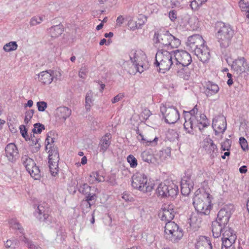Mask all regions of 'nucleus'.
Instances as JSON below:
<instances>
[{"instance_id": "1", "label": "nucleus", "mask_w": 249, "mask_h": 249, "mask_svg": "<svg viewBox=\"0 0 249 249\" xmlns=\"http://www.w3.org/2000/svg\"><path fill=\"white\" fill-rule=\"evenodd\" d=\"M213 196L206 192L196 191L193 198L195 210L201 215H209L213 207Z\"/></svg>"}, {"instance_id": "57", "label": "nucleus", "mask_w": 249, "mask_h": 249, "mask_svg": "<svg viewBox=\"0 0 249 249\" xmlns=\"http://www.w3.org/2000/svg\"><path fill=\"white\" fill-rule=\"evenodd\" d=\"M172 7L178 6L183 0H166Z\"/></svg>"}, {"instance_id": "44", "label": "nucleus", "mask_w": 249, "mask_h": 249, "mask_svg": "<svg viewBox=\"0 0 249 249\" xmlns=\"http://www.w3.org/2000/svg\"><path fill=\"white\" fill-rule=\"evenodd\" d=\"M34 113V111L33 109H30L26 111L25 116L24 118V123L26 124H28Z\"/></svg>"}, {"instance_id": "53", "label": "nucleus", "mask_w": 249, "mask_h": 249, "mask_svg": "<svg viewBox=\"0 0 249 249\" xmlns=\"http://www.w3.org/2000/svg\"><path fill=\"white\" fill-rule=\"evenodd\" d=\"M36 106L38 111L43 112L45 111L47 107V103L44 101H39L36 104Z\"/></svg>"}, {"instance_id": "28", "label": "nucleus", "mask_w": 249, "mask_h": 249, "mask_svg": "<svg viewBox=\"0 0 249 249\" xmlns=\"http://www.w3.org/2000/svg\"><path fill=\"white\" fill-rule=\"evenodd\" d=\"M196 249H212V244L208 237H200L196 244Z\"/></svg>"}, {"instance_id": "58", "label": "nucleus", "mask_w": 249, "mask_h": 249, "mask_svg": "<svg viewBox=\"0 0 249 249\" xmlns=\"http://www.w3.org/2000/svg\"><path fill=\"white\" fill-rule=\"evenodd\" d=\"M169 17L172 21H175V20L177 18V12L175 10L170 11L169 13Z\"/></svg>"}, {"instance_id": "19", "label": "nucleus", "mask_w": 249, "mask_h": 249, "mask_svg": "<svg viewBox=\"0 0 249 249\" xmlns=\"http://www.w3.org/2000/svg\"><path fill=\"white\" fill-rule=\"evenodd\" d=\"M180 186L181 194L187 196L193 189L194 183L190 176H185L182 179Z\"/></svg>"}, {"instance_id": "22", "label": "nucleus", "mask_w": 249, "mask_h": 249, "mask_svg": "<svg viewBox=\"0 0 249 249\" xmlns=\"http://www.w3.org/2000/svg\"><path fill=\"white\" fill-rule=\"evenodd\" d=\"M194 53L198 59L203 63L208 62L211 57L210 51L206 44L202 46L199 49L196 50Z\"/></svg>"}, {"instance_id": "8", "label": "nucleus", "mask_w": 249, "mask_h": 249, "mask_svg": "<svg viewBox=\"0 0 249 249\" xmlns=\"http://www.w3.org/2000/svg\"><path fill=\"white\" fill-rule=\"evenodd\" d=\"M178 192V186L172 180H165L160 183L156 190L158 196L163 198L174 197Z\"/></svg>"}, {"instance_id": "55", "label": "nucleus", "mask_w": 249, "mask_h": 249, "mask_svg": "<svg viewBox=\"0 0 249 249\" xmlns=\"http://www.w3.org/2000/svg\"><path fill=\"white\" fill-rule=\"evenodd\" d=\"M82 205L83 206V211H86V212L90 209L91 204L87 201L83 200L82 202Z\"/></svg>"}, {"instance_id": "15", "label": "nucleus", "mask_w": 249, "mask_h": 249, "mask_svg": "<svg viewBox=\"0 0 249 249\" xmlns=\"http://www.w3.org/2000/svg\"><path fill=\"white\" fill-rule=\"evenodd\" d=\"M164 115L165 121L169 124L175 123L179 118V114L178 110L173 107H163L161 108Z\"/></svg>"}, {"instance_id": "48", "label": "nucleus", "mask_w": 249, "mask_h": 249, "mask_svg": "<svg viewBox=\"0 0 249 249\" xmlns=\"http://www.w3.org/2000/svg\"><path fill=\"white\" fill-rule=\"evenodd\" d=\"M21 240L27 244L29 249H42L40 247L36 246V245L32 244L31 242H30L28 239L25 236H24Z\"/></svg>"}, {"instance_id": "34", "label": "nucleus", "mask_w": 249, "mask_h": 249, "mask_svg": "<svg viewBox=\"0 0 249 249\" xmlns=\"http://www.w3.org/2000/svg\"><path fill=\"white\" fill-rule=\"evenodd\" d=\"M137 133L139 135L137 137L138 140L142 143L146 144V145H150L152 144L153 143H155V144H157V142L158 140V138L156 137L153 140H149L147 138H144V136L139 133V130H138V132H137Z\"/></svg>"}, {"instance_id": "41", "label": "nucleus", "mask_w": 249, "mask_h": 249, "mask_svg": "<svg viewBox=\"0 0 249 249\" xmlns=\"http://www.w3.org/2000/svg\"><path fill=\"white\" fill-rule=\"evenodd\" d=\"M239 5L242 11H245L246 13L249 12V4L247 0H240Z\"/></svg>"}, {"instance_id": "52", "label": "nucleus", "mask_w": 249, "mask_h": 249, "mask_svg": "<svg viewBox=\"0 0 249 249\" xmlns=\"http://www.w3.org/2000/svg\"><path fill=\"white\" fill-rule=\"evenodd\" d=\"M34 128L33 130L34 133H40L43 129H44V126L39 123H36L34 125Z\"/></svg>"}, {"instance_id": "3", "label": "nucleus", "mask_w": 249, "mask_h": 249, "mask_svg": "<svg viewBox=\"0 0 249 249\" xmlns=\"http://www.w3.org/2000/svg\"><path fill=\"white\" fill-rule=\"evenodd\" d=\"M153 40L158 47H170L171 48H177L180 45V40L168 32H155Z\"/></svg>"}, {"instance_id": "60", "label": "nucleus", "mask_w": 249, "mask_h": 249, "mask_svg": "<svg viewBox=\"0 0 249 249\" xmlns=\"http://www.w3.org/2000/svg\"><path fill=\"white\" fill-rule=\"evenodd\" d=\"M124 95L123 93H119L115 96L111 100L112 103H115L119 102L120 100L123 98Z\"/></svg>"}, {"instance_id": "49", "label": "nucleus", "mask_w": 249, "mask_h": 249, "mask_svg": "<svg viewBox=\"0 0 249 249\" xmlns=\"http://www.w3.org/2000/svg\"><path fill=\"white\" fill-rule=\"evenodd\" d=\"M43 20L42 18L39 16H35L33 17L30 20V25L35 26L40 23Z\"/></svg>"}, {"instance_id": "59", "label": "nucleus", "mask_w": 249, "mask_h": 249, "mask_svg": "<svg viewBox=\"0 0 249 249\" xmlns=\"http://www.w3.org/2000/svg\"><path fill=\"white\" fill-rule=\"evenodd\" d=\"M87 69L85 67H82L79 71V76L82 78H85L87 74Z\"/></svg>"}, {"instance_id": "45", "label": "nucleus", "mask_w": 249, "mask_h": 249, "mask_svg": "<svg viewBox=\"0 0 249 249\" xmlns=\"http://www.w3.org/2000/svg\"><path fill=\"white\" fill-rule=\"evenodd\" d=\"M142 160L148 163L151 162L152 159V155L148 151H144L141 154Z\"/></svg>"}, {"instance_id": "25", "label": "nucleus", "mask_w": 249, "mask_h": 249, "mask_svg": "<svg viewBox=\"0 0 249 249\" xmlns=\"http://www.w3.org/2000/svg\"><path fill=\"white\" fill-rule=\"evenodd\" d=\"M39 81L43 85H49L53 80V72L51 70L43 71L38 74Z\"/></svg>"}, {"instance_id": "24", "label": "nucleus", "mask_w": 249, "mask_h": 249, "mask_svg": "<svg viewBox=\"0 0 249 249\" xmlns=\"http://www.w3.org/2000/svg\"><path fill=\"white\" fill-rule=\"evenodd\" d=\"M71 114V110L66 107H60L57 108L55 116L60 120L65 121Z\"/></svg>"}, {"instance_id": "54", "label": "nucleus", "mask_w": 249, "mask_h": 249, "mask_svg": "<svg viewBox=\"0 0 249 249\" xmlns=\"http://www.w3.org/2000/svg\"><path fill=\"white\" fill-rule=\"evenodd\" d=\"M90 178H95V180L98 182H102L104 180V178L102 176H100L97 172L92 173L90 175Z\"/></svg>"}, {"instance_id": "12", "label": "nucleus", "mask_w": 249, "mask_h": 249, "mask_svg": "<svg viewBox=\"0 0 249 249\" xmlns=\"http://www.w3.org/2000/svg\"><path fill=\"white\" fill-rule=\"evenodd\" d=\"M175 207L172 203H164L162 205L159 213V216L161 221H171L175 217Z\"/></svg>"}, {"instance_id": "31", "label": "nucleus", "mask_w": 249, "mask_h": 249, "mask_svg": "<svg viewBox=\"0 0 249 249\" xmlns=\"http://www.w3.org/2000/svg\"><path fill=\"white\" fill-rule=\"evenodd\" d=\"M38 139L34 135H32L30 137H28V141H29V144L31 147V151L33 152H37L40 147V145L38 143Z\"/></svg>"}, {"instance_id": "62", "label": "nucleus", "mask_w": 249, "mask_h": 249, "mask_svg": "<svg viewBox=\"0 0 249 249\" xmlns=\"http://www.w3.org/2000/svg\"><path fill=\"white\" fill-rule=\"evenodd\" d=\"M122 198L126 201H131L132 200V197L127 193H124Z\"/></svg>"}, {"instance_id": "61", "label": "nucleus", "mask_w": 249, "mask_h": 249, "mask_svg": "<svg viewBox=\"0 0 249 249\" xmlns=\"http://www.w3.org/2000/svg\"><path fill=\"white\" fill-rule=\"evenodd\" d=\"M124 20V18L123 16H119L117 19H116V26H121V25L123 23Z\"/></svg>"}, {"instance_id": "20", "label": "nucleus", "mask_w": 249, "mask_h": 249, "mask_svg": "<svg viewBox=\"0 0 249 249\" xmlns=\"http://www.w3.org/2000/svg\"><path fill=\"white\" fill-rule=\"evenodd\" d=\"M147 17L143 14H139L136 19H130L128 22V26L132 30L141 28L147 21Z\"/></svg>"}, {"instance_id": "6", "label": "nucleus", "mask_w": 249, "mask_h": 249, "mask_svg": "<svg viewBox=\"0 0 249 249\" xmlns=\"http://www.w3.org/2000/svg\"><path fill=\"white\" fill-rule=\"evenodd\" d=\"M234 35V31L230 25L224 23H219V29L217 31L216 37L221 47H228Z\"/></svg>"}, {"instance_id": "26", "label": "nucleus", "mask_w": 249, "mask_h": 249, "mask_svg": "<svg viewBox=\"0 0 249 249\" xmlns=\"http://www.w3.org/2000/svg\"><path fill=\"white\" fill-rule=\"evenodd\" d=\"M18 153V149L15 144L10 143L7 145L5 147V154L9 161H14Z\"/></svg>"}, {"instance_id": "43", "label": "nucleus", "mask_w": 249, "mask_h": 249, "mask_svg": "<svg viewBox=\"0 0 249 249\" xmlns=\"http://www.w3.org/2000/svg\"><path fill=\"white\" fill-rule=\"evenodd\" d=\"M92 96V93L91 91H89L87 94L86 97V105L85 107L87 110H89L90 108V104L92 103L91 98Z\"/></svg>"}, {"instance_id": "4", "label": "nucleus", "mask_w": 249, "mask_h": 249, "mask_svg": "<svg viewBox=\"0 0 249 249\" xmlns=\"http://www.w3.org/2000/svg\"><path fill=\"white\" fill-rule=\"evenodd\" d=\"M132 187L143 193L151 192L154 187L153 180L149 178L145 175L137 173L132 178Z\"/></svg>"}, {"instance_id": "33", "label": "nucleus", "mask_w": 249, "mask_h": 249, "mask_svg": "<svg viewBox=\"0 0 249 249\" xmlns=\"http://www.w3.org/2000/svg\"><path fill=\"white\" fill-rule=\"evenodd\" d=\"M48 153V161L53 162V161H59V154L56 147H53L52 149H49Z\"/></svg>"}, {"instance_id": "63", "label": "nucleus", "mask_w": 249, "mask_h": 249, "mask_svg": "<svg viewBox=\"0 0 249 249\" xmlns=\"http://www.w3.org/2000/svg\"><path fill=\"white\" fill-rule=\"evenodd\" d=\"M96 197V196L95 195H89L86 197V201H87L89 202H90L92 200H95Z\"/></svg>"}, {"instance_id": "56", "label": "nucleus", "mask_w": 249, "mask_h": 249, "mask_svg": "<svg viewBox=\"0 0 249 249\" xmlns=\"http://www.w3.org/2000/svg\"><path fill=\"white\" fill-rule=\"evenodd\" d=\"M11 227L15 229L20 230L21 226L19 223L17 222L15 220H12L10 223Z\"/></svg>"}, {"instance_id": "9", "label": "nucleus", "mask_w": 249, "mask_h": 249, "mask_svg": "<svg viewBox=\"0 0 249 249\" xmlns=\"http://www.w3.org/2000/svg\"><path fill=\"white\" fill-rule=\"evenodd\" d=\"M21 162L33 178L35 179H38L40 178V170L32 159L27 155H24L21 158Z\"/></svg>"}, {"instance_id": "5", "label": "nucleus", "mask_w": 249, "mask_h": 249, "mask_svg": "<svg viewBox=\"0 0 249 249\" xmlns=\"http://www.w3.org/2000/svg\"><path fill=\"white\" fill-rule=\"evenodd\" d=\"M172 53L164 50H160L156 53L155 64L160 72L164 73L171 69L173 65Z\"/></svg>"}, {"instance_id": "11", "label": "nucleus", "mask_w": 249, "mask_h": 249, "mask_svg": "<svg viewBox=\"0 0 249 249\" xmlns=\"http://www.w3.org/2000/svg\"><path fill=\"white\" fill-rule=\"evenodd\" d=\"M206 44V41L203 37L198 34L189 36L186 42L187 49L192 53H195L196 50L199 49Z\"/></svg>"}, {"instance_id": "30", "label": "nucleus", "mask_w": 249, "mask_h": 249, "mask_svg": "<svg viewBox=\"0 0 249 249\" xmlns=\"http://www.w3.org/2000/svg\"><path fill=\"white\" fill-rule=\"evenodd\" d=\"M227 227L225 225H221L217 221L213 223L212 226V232L213 236L215 238L218 237L221 232L223 233L224 229Z\"/></svg>"}, {"instance_id": "7", "label": "nucleus", "mask_w": 249, "mask_h": 249, "mask_svg": "<svg viewBox=\"0 0 249 249\" xmlns=\"http://www.w3.org/2000/svg\"><path fill=\"white\" fill-rule=\"evenodd\" d=\"M165 238L172 242H178L183 237L182 229L174 222L169 221L165 224L164 230Z\"/></svg>"}, {"instance_id": "47", "label": "nucleus", "mask_w": 249, "mask_h": 249, "mask_svg": "<svg viewBox=\"0 0 249 249\" xmlns=\"http://www.w3.org/2000/svg\"><path fill=\"white\" fill-rule=\"evenodd\" d=\"M231 146V141L229 139H226L221 143V149L222 151H229Z\"/></svg>"}, {"instance_id": "29", "label": "nucleus", "mask_w": 249, "mask_h": 249, "mask_svg": "<svg viewBox=\"0 0 249 249\" xmlns=\"http://www.w3.org/2000/svg\"><path fill=\"white\" fill-rule=\"evenodd\" d=\"M188 66H181V68L177 71L178 75L185 80H189L194 71L193 69L188 67Z\"/></svg>"}, {"instance_id": "32", "label": "nucleus", "mask_w": 249, "mask_h": 249, "mask_svg": "<svg viewBox=\"0 0 249 249\" xmlns=\"http://www.w3.org/2000/svg\"><path fill=\"white\" fill-rule=\"evenodd\" d=\"M219 90V88L217 85L210 83L207 85L205 93L207 96H211L217 93Z\"/></svg>"}, {"instance_id": "21", "label": "nucleus", "mask_w": 249, "mask_h": 249, "mask_svg": "<svg viewBox=\"0 0 249 249\" xmlns=\"http://www.w3.org/2000/svg\"><path fill=\"white\" fill-rule=\"evenodd\" d=\"M203 148L205 151L211 157L213 158L217 152V148L213 141L209 138H207L204 140Z\"/></svg>"}, {"instance_id": "17", "label": "nucleus", "mask_w": 249, "mask_h": 249, "mask_svg": "<svg viewBox=\"0 0 249 249\" xmlns=\"http://www.w3.org/2000/svg\"><path fill=\"white\" fill-rule=\"evenodd\" d=\"M213 127L216 133H223L227 127L226 118L223 115L215 117L213 121Z\"/></svg>"}, {"instance_id": "38", "label": "nucleus", "mask_w": 249, "mask_h": 249, "mask_svg": "<svg viewBox=\"0 0 249 249\" xmlns=\"http://www.w3.org/2000/svg\"><path fill=\"white\" fill-rule=\"evenodd\" d=\"M38 210L39 214V220L40 222H44L48 225L52 223V221L50 215L48 213H44L42 215L41 210L39 209V207H38Z\"/></svg>"}, {"instance_id": "16", "label": "nucleus", "mask_w": 249, "mask_h": 249, "mask_svg": "<svg viewBox=\"0 0 249 249\" xmlns=\"http://www.w3.org/2000/svg\"><path fill=\"white\" fill-rule=\"evenodd\" d=\"M177 63L183 65H189L192 62L191 55L184 50H177L172 52Z\"/></svg>"}, {"instance_id": "42", "label": "nucleus", "mask_w": 249, "mask_h": 249, "mask_svg": "<svg viewBox=\"0 0 249 249\" xmlns=\"http://www.w3.org/2000/svg\"><path fill=\"white\" fill-rule=\"evenodd\" d=\"M127 161L131 168H135L138 165L137 160L132 155H129L127 156Z\"/></svg>"}, {"instance_id": "18", "label": "nucleus", "mask_w": 249, "mask_h": 249, "mask_svg": "<svg viewBox=\"0 0 249 249\" xmlns=\"http://www.w3.org/2000/svg\"><path fill=\"white\" fill-rule=\"evenodd\" d=\"M182 24L183 26L189 31L196 30L199 26V21L197 17L194 15L184 18Z\"/></svg>"}, {"instance_id": "35", "label": "nucleus", "mask_w": 249, "mask_h": 249, "mask_svg": "<svg viewBox=\"0 0 249 249\" xmlns=\"http://www.w3.org/2000/svg\"><path fill=\"white\" fill-rule=\"evenodd\" d=\"M63 31L62 26L59 25L53 27L50 29L51 35L53 37H58L63 33Z\"/></svg>"}, {"instance_id": "14", "label": "nucleus", "mask_w": 249, "mask_h": 249, "mask_svg": "<svg viewBox=\"0 0 249 249\" xmlns=\"http://www.w3.org/2000/svg\"><path fill=\"white\" fill-rule=\"evenodd\" d=\"M130 58L135 68L137 69V71L142 72L143 71L142 69H140L139 66L142 68V62L145 60L146 56L144 53L141 50H132L130 53Z\"/></svg>"}, {"instance_id": "51", "label": "nucleus", "mask_w": 249, "mask_h": 249, "mask_svg": "<svg viewBox=\"0 0 249 249\" xmlns=\"http://www.w3.org/2000/svg\"><path fill=\"white\" fill-rule=\"evenodd\" d=\"M20 132L22 136L27 141L28 139V135L27 134V129L24 125H21L19 126Z\"/></svg>"}, {"instance_id": "2", "label": "nucleus", "mask_w": 249, "mask_h": 249, "mask_svg": "<svg viewBox=\"0 0 249 249\" xmlns=\"http://www.w3.org/2000/svg\"><path fill=\"white\" fill-rule=\"evenodd\" d=\"M198 109L196 106L193 109L190 110L189 114L190 116L187 115L185 118L184 123V128L187 133L192 134L193 130L196 127H200L201 125L203 127H206L208 125V121L206 116L204 115L200 116V120H197L195 114L197 112Z\"/></svg>"}, {"instance_id": "50", "label": "nucleus", "mask_w": 249, "mask_h": 249, "mask_svg": "<svg viewBox=\"0 0 249 249\" xmlns=\"http://www.w3.org/2000/svg\"><path fill=\"white\" fill-rule=\"evenodd\" d=\"M239 143L241 148L244 151L249 149V146L247 140L244 137H240L239 139Z\"/></svg>"}, {"instance_id": "36", "label": "nucleus", "mask_w": 249, "mask_h": 249, "mask_svg": "<svg viewBox=\"0 0 249 249\" xmlns=\"http://www.w3.org/2000/svg\"><path fill=\"white\" fill-rule=\"evenodd\" d=\"M50 172L52 176L55 177L59 172L58 161H48Z\"/></svg>"}, {"instance_id": "13", "label": "nucleus", "mask_w": 249, "mask_h": 249, "mask_svg": "<svg viewBox=\"0 0 249 249\" xmlns=\"http://www.w3.org/2000/svg\"><path fill=\"white\" fill-rule=\"evenodd\" d=\"M231 68L237 74L241 75L249 72V64L244 57H239L232 62Z\"/></svg>"}, {"instance_id": "37", "label": "nucleus", "mask_w": 249, "mask_h": 249, "mask_svg": "<svg viewBox=\"0 0 249 249\" xmlns=\"http://www.w3.org/2000/svg\"><path fill=\"white\" fill-rule=\"evenodd\" d=\"M19 245V241L15 238H11L7 240L4 243V246L7 249H14L17 248Z\"/></svg>"}, {"instance_id": "10", "label": "nucleus", "mask_w": 249, "mask_h": 249, "mask_svg": "<svg viewBox=\"0 0 249 249\" xmlns=\"http://www.w3.org/2000/svg\"><path fill=\"white\" fill-rule=\"evenodd\" d=\"M236 239V235L233 230L229 227L224 229L222 233L221 249H233V245Z\"/></svg>"}, {"instance_id": "23", "label": "nucleus", "mask_w": 249, "mask_h": 249, "mask_svg": "<svg viewBox=\"0 0 249 249\" xmlns=\"http://www.w3.org/2000/svg\"><path fill=\"white\" fill-rule=\"evenodd\" d=\"M231 216V211L229 209L223 208L219 211L216 221L218 222L221 225H225L227 226L228 224L229 219Z\"/></svg>"}, {"instance_id": "40", "label": "nucleus", "mask_w": 249, "mask_h": 249, "mask_svg": "<svg viewBox=\"0 0 249 249\" xmlns=\"http://www.w3.org/2000/svg\"><path fill=\"white\" fill-rule=\"evenodd\" d=\"M204 2L200 0H194L190 3V7L193 11H196L199 9L200 6Z\"/></svg>"}, {"instance_id": "39", "label": "nucleus", "mask_w": 249, "mask_h": 249, "mask_svg": "<svg viewBox=\"0 0 249 249\" xmlns=\"http://www.w3.org/2000/svg\"><path fill=\"white\" fill-rule=\"evenodd\" d=\"M18 45L15 41H11L6 43L3 46V50L6 52L15 51L17 49Z\"/></svg>"}, {"instance_id": "27", "label": "nucleus", "mask_w": 249, "mask_h": 249, "mask_svg": "<svg viewBox=\"0 0 249 249\" xmlns=\"http://www.w3.org/2000/svg\"><path fill=\"white\" fill-rule=\"evenodd\" d=\"M111 134L106 133L102 137L99 143L100 151L105 153L111 144Z\"/></svg>"}, {"instance_id": "64", "label": "nucleus", "mask_w": 249, "mask_h": 249, "mask_svg": "<svg viewBox=\"0 0 249 249\" xmlns=\"http://www.w3.org/2000/svg\"><path fill=\"white\" fill-rule=\"evenodd\" d=\"M239 171L241 173H246L247 172V167L246 166L244 165L239 168Z\"/></svg>"}, {"instance_id": "46", "label": "nucleus", "mask_w": 249, "mask_h": 249, "mask_svg": "<svg viewBox=\"0 0 249 249\" xmlns=\"http://www.w3.org/2000/svg\"><path fill=\"white\" fill-rule=\"evenodd\" d=\"M53 139L50 136H48L45 140L46 149H51L53 148V147H54L53 144Z\"/></svg>"}]
</instances>
